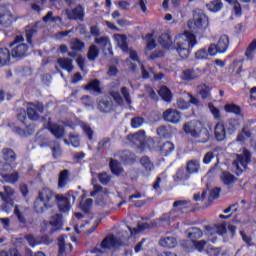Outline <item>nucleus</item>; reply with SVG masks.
<instances>
[{
  "instance_id": "obj_1",
  "label": "nucleus",
  "mask_w": 256,
  "mask_h": 256,
  "mask_svg": "<svg viewBox=\"0 0 256 256\" xmlns=\"http://www.w3.org/2000/svg\"><path fill=\"white\" fill-rule=\"evenodd\" d=\"M195 45H197V36L189 31L176 35L174 39V47L181 59H187Z\"/></svg>"
},
{
  "instance_id": "obj_2",
  "label": "nucleus",
  "mask_w": 256,
  "mask_h": 256,
  "mask_svg": "<svg viewBox=\"0 0 256 256\" xmlns=\"http://www.w3.org/2000/svg\"><path fill=\"white\" fill-rule=\"evenodd\" d=\"M57 193H55L50 188L44 187L38 192V196L34 201V211L36 213H44L47 209H51L55 205V198Z\"/></svg>"
},
{
  "instance_id": "obj_3",
  "label": "nucleus",
  "mask_w": 256,
  "mask_h": 256,
  "mask_svg": "<svg viewBox=\"0 0 256 256\" xmlns=\"http://www.w3.org/2000/svg\"><path fill=\"white\" fill-rule=\"evenodd\" d=\"M184 132L191 135L194 139H199V143L209 141V130L203 127V124L197 120H192L183 126Z\"/></svg>"
},
{
  "instance_id": "obj_4",
  "label": "nucleus",
  "mask_w": 256,
  "mask_h": 256,
  "mask_svg": "<svg viewBox=\"0 0 256 256\" xmlns=\"http://www.w3.org/2000/svg\"><path fill=\"white\" fill-rule=\"evenodd\" d=\"M25 38L21 35L15 36L14 41L10 43L11 55L14 59H23L29 55V45L24 43Z\"/></svg>"
},
{
  "instance_id": "obj_5",
  "label": "nucleus",
  "mask_w": 256,
  "mask_h": 256,
  "mask_svg": "<svg viewBox=\"0 0 256 256\" xmlns=\"http://www.w3.org/2000/svg\"><path fill=\"white\" fill-rule=\"evenodd\" d=\"M249 163H251V152L244 149L243 153L236 155V159L232 163V166L236 171V175H241V173L247 169V165H249Z\"/></svg>"
},
{
  "instance_id": "obj_6",
  "label": "nucleus",
  "mask_w": 256,
  "mask_h": 256,
  "mask_svg": "<svg viewBox=\"0 0 256 256\" xmlns=\"http://www.w3.org/2000/svg\"><path fill=\"white\" fill-rule=\"evenodd\" d=\"M193 21L194 29L203 31L209 27V17L202 9L196 8L193 10Z\"/></svg>"
},
{
  "instance_id": "obj_7",
  "label": "nucleus",
  "mask_w": 256,
  "mask_h": 256,
  "mask_svg": "<svg viewBox=\"0 0 256 256\" xmlns=\"http://www.w3.org/2000/svg\"><path fill=\"white\" fill-rule=\"evenodd\" d=\"M54 201L57 203L61 213H68V211L71 209V203H75V195L71 193H68L65 196L56 194Z\"/></svg>"
},
{
  "instance_id": "obj_8",
  "label": "nucleus",
  "mask_w": 256,
  "mask_h": 256,
  "mask_svg": "<svg viewBox=\"0 0 256 256\" xmlns=\"http://www.w3.org/2000/svg\"><path fill=\"white\" fill-rule=\"evenodd\" d=\"M121 245V242L117 240V237L115 236H107L101 243V245L96 246L91 253H96L97 255L103 253L101 249H111L113 247H119Z\"/></svg>"
},
{
  "instance_id": "obj_9",
  "label": "nucleus",
  "mask_w": 256,
  "mask_h": 256,
  "mask_svg": "<svg viewBox=\"0 0 256 256\" xmlns=\"http://www.w3.org/2000/svg\"><path fill=\"white\" fill-rule=\"evenodd\" d=\"M94 43L96 45H99L106 57L113 56V48L111 47V40H109V37H99L94 40Z\"/></svg>"
},
{
  "instance_id": "obj_10",
  "label": "nucleus",
  "mask_w": 256,
  "mask_h": 256,
  "mask_svg": "<svg viewBox=\"0 0 256 256\" xmlns=\"http://www.w3.org/2000/svg\"><path fill=\"white\" fill-rule=\"evenodd\" d=\"M13 21H15V17L11 11H9L5 6H0V25L2 27H10Z\"/></svg>"
},
{
  "instance_id": "obj_11",
  "label": "nucleus",
  "mask_w": 256,
  "mask_h": 256,
  "mask_svg": "<svg viewBox=\"0 0 256 256\" xmlns=\"http://www.w3.org/2000/svg\"><path fill=\"white\" fill-rule=\"evenodd\" d=\"M163 119L166 123H173L175 125L181 121V112L177 109L169 108L163 112Z\"/></svg>"
},
{
  "instance_id": "obj_12",
  "label": "nucleus",
  "mask_w": 256,
  "mask_h": 256,
  "mask_svg": "<svg viewBox=\"0 0 256 256\" xmlns=\"http://www.w3.org/2000/svg\"><path fill=\"white\" fill-rule=\"evenodd\" d=\"M44 110L45 108L42 104H30L26 112L28 115V119H30L31 121H38L39 115L43 113Z\"/></svg>"
},
{
  "instance_id": "obj_13",
  "label": "nucleus",
  "mask_w": 256,
  "mask_h": 256,
  "mask_svg": "<svg viewBox=\"0 0 256 256\" xmlns=\"http://www.w3.org/2000/svg\"><path fill=\"white\" fill-rule=\"evenodd\" d=\"M178 244L177 238L173 235L162 236L159 240L160 247H164V249H175Z\"/></svg>"
},
{
  "instance_id": "obj_14",
  "label": "nucleus",
  "mask_w": 256,
  "mask_h": 256,
  "mask_svg": "<svg viewBox=\"0 0 256 256\" xmlns=\"http://www.w3.org/2000/svg\"><path fill=\"white\" fill-rule=\"evenodd\" d=\"M214 137L216 141H225L227 139V130L225 125L221 122H218L214 127Z\"/></svg>"
},
{
  "instance_id": "obj_15",
  "label": "nucleus",
  "mask_w": 256,
  "mask_h": 256,
  "mask_svg": "<svg viewBox=\"0 0 256 256\" xmlns=\"http://www.w3.org/2000/svg\"><path fill=\"white\" fill-rule=\"evenodd\" d=\"M127 139L133 143V145H137L139 147L145 143V131L140 130L137 133L130 134L127 136Z\"/></svg>"
},
{
  "instance_id": "obj_16",
  "label": "nucleus",
  "mask_w": 256,
  "mask_h": 256,
  "mask_svg": "<svg viewBox=\"0 0 256 256\" xmlns=\"http://www.w3.org/2000/svg\"><path fill=\"white\" fill-rule=\"evenodd\" d=\"M158 149L160 151V155L162 157H169L173 151H175V144L171 141H166L158 146Z\"/></svg>"
},
{
  "instance_id": "obj_17",
  "label": "nucleus",
  "mask_w": 256,
  "mask_h": 256,
  "mask_svg": "<svg viewBox=\"0 0 256 256\" xmlns=\"http://www.w3.org/2000/svg\"><path fill=\"white\" fill-rule=\"evenodd\" d=\"M67 236H60L58 239L59 255L63 256L65 253H71L73 251V245L71 243L65 244Z\"/></svg>"
},
{
  "instance_id": "obj_18",
  "label": "nucleus",
  "mask_w": 256,
  "mask_h": 256,
  "mask_svg": "<svg viewBox=\"0 0 256 256\" xmlns=\"http://www.w3.org/2000/svg\"><path fill=\"white\" fill-rule=\"evenodd\" d=\"M158 43L164 49H171L173 47V38L169 32H166L159 36Z\"/></svg>"
},
{
  "instance_id": "obj_19",
  "label": "nucleus",
  "mask_w": 256,
  "mask_h": 256,
  "mask_svg": "<svg viewBox=\"0 0 256 256\" xmlns=\"http://www.w3.org/2000/svg\"><path fill=\"white\" fill-rule=\"evenodd\" d=\"M201 77V70L199 69H186L182 73L183 81H194V79H199Z\"/></svg>"
},
{
  "instance_id": "obj_20",
  "label": "nucleus",
  "mask_w": 256,
  "mask_h": 256,
  "mask_svg": "<svg viewBox=\"0 0 256 256\" xmlns=\"http://www.w3.org/2000/svg\"><path fill=\"white\" fill-rule=\"evenodd\" d=\"M68 19H72L74 21H83L85 17V12L82 6H77L72 11L67 12Z\"/></svg>"
},
{
  "instance_id": "obj_21",
  "label": "nucleus",
  "mask_w": 256,
  "mask_h": 256,
  "mask_svg": "<svg viewBox=\"0 0 256 256\" xmlns=\"http://www.w3.org/2000/svg\"><path fill=\"white\" fill-rule=\"evenodd\" d=\"M48 129L56 139H62L65 136V128L59 124H49Z\"/></svg>"
},
{
  "instance_id": "obj_22",
  "label": "nucleus",
  "mask_w": 256,
  "mask_h": 256,
  "mask_svg": "<svg viewBox=\"0 0 256 256\" xmlns=\"http://www.w3.org/2000/svg\"><path fill=\"white\" fill-rule=\"evenodd\" d=\"M15 193H17L15 191V189L11 186H3V191L0 192V197L2 199V201H9V200H13V198L15 197Z\"/></svg>"
},
{
  "instance_id": "obj_23",
  "label": "nucleus",
  "mask_w": 256,
  "mask_h": 256,
  "mask_svg": "<svg viewBox=\"0 0 256 256\" xmlns=\"http://www.w3.org/2000/svg\"><path fill=\"white\" fill-rule=\"evenodd\" d=\"M69 177H71V172L68 169H64L60 172L58 177V188L63 189L67 183H69Z\"/></svg>"
},
{
  "instance_id": "obj_24",
  "label": "nucleus",
  "mask_w": 256,
  "mask_h": 256,
  "mask_svg": "<svg viewBox=\"0 0 256 256\" xmlns=\"http://www.w3.org/2000/svg\"><path fill=\"white\" fill-rule=\"evenodd\" d=\"M97 109L101 113H111L113 111V102L111 100L102 99L98 102Z\"/></svg>"
},
{
  "instance_id": "obj_25",
  "label": "nucleus",
  "mask_w": 256,
  "mask_h": 256,
  "mask_svg": "<svg viewBox=\"0 0 256 256\" xmlns=\"http://www.w3.org/2000/svg\"><path fill=\"white\" fill-rule=\"evenodd\" d=\"M186 171L189 175L199 173V171H201V164L199 163V160H189L186 164Z\"/></svg>"
},
{
  "instance_id": "obj_26",
  "label": "nucleus",
  "mask_w": 256,
  "mask_h": 256,
  "mask_svg": "<svg viewBox=\"0 0 256 256\" xmlns=\"http://www.w3.org/2000/svg\"><path fill=\"white\" fill-rule=\"evenodd\" d=\"M156 133L159 137H163V139H171V137H173L171 126L162 125L157 128Z\"/></svg>"
},
{
  "instance_id": "obj_27",
  "label": "nucleus",
  "mask_w": 256,
  "mask_h": 256,
  "mask_svg": "<svg viewBox=\"0 0 256 256\" xmlns=\"http://www.w3.org/2000/svg\"><path fill=\"white\" fill-rule=\"evenodd\" d=\"M216 45L218 47L219 53H225V51L229 49V36L222 35Z\"/></svg>"
},
{
  "instance_id": "obj_28",
  "label": "nucleus",
  "mask_w": 256,
  "mask_h": 256,
  "mask_svg": "<svg viewBox=\"0 0 256 256\" xmlns=\"http://www.w3.org/2000/svg\"><path fill=\"white\" fill-rule=\"evenodd\" d=\"M58 65L62 68L68 71V73H71L73 71V60L69 58H59L57 60Z\"/></svg>"
},
{
  "instance_id": "obj_29",
  "label": "nucleus",
  "mask_w": 256,
  "mask_h": 256,
  "mask_svg": "<svg viewBox=\"0 0 256 256\" xmlns=\"http://www.w3.org/2000/svg\"><path fill=\"white\" fill-rule=\"evenodd\" d=\"M3 159L5 161H8V163H14L17 159V154H15V151L11 148H4L2 150Z\"/></svg>"
},
{
  "instance_id": "obj_30",
  "label": "nucleus",
  "mask_w": 256,
  "mask_h": 256,
  "mask_svg": "<svg viewBox=\"0 0 256 256\" xmlns=\"http://www.w3.org/2000/svg\"><path fill=\"white\" fill-rule=\"evenodd\" d=\"M163 223L169 225L171 223V214H164L160 218L152 221V227H163Z\"/></svg>"
},
{
  "instance_id": "obj_31",
  "label": "nucleus",
  "mask_w": 256,
  "mask_h": 256,
  "mask_svg": "<svg viewBox=\"0 0 256 256\" xmlns=\"http://www.w3.org/2000/svg\"><path fill=\"white\" fill-rule=\"evenodd\" d=\"M11 52L7 48H0V65H9Z\"/></svg>"
},
{
  "instance_id": "obj_32",
  "label": "nucleus",
  "mask_w": 256,
  "mask_h": 256,
  "mask_svg": "<svg viewBox=\"0 0 256 256\" xmlns=\"http://www.w3.org/2000/svg\"><path fill=\"white\" fill-rule=\"evenodd\" d=\"M207 9L212 13H219L223 9V2L221 0H212L206 5Z\"/></svg>"
},
{
  "instance_id": "obj_33",
  "label": "nucleus",
  "mask_w": 256,
  "mask_h": 256,
  "mask_svg": "<svg viewBox=\"0 0 256 256\" xmlns=\"http://www.w3.org/2000/svg\"><path fill=\"white\" fill-rule=\"evenodd\" d=\"M173 179L175 183H179L181 181H187V179H189V174L187 173V170H185V168H179L176 171V174L173 176Z\"/></svg>"
},
{
  "instance_id": "obj_34",
  "label": "nucleus",
  "mask_w": 256,
  "mask_h": 256,
  "mask_svg": "<svg viewBox=\"0 0 256 256\" xmlns=\"http://www.w3.org/2000/svg\"><path fill=\"white\" fill-rule=\"evenodd\" d=\"M50 149L52 151V157L54 159H59V157H61V155H63V150L61 149V144H59V142H57V141H53L50 144Z\"/></svg>"
},
{
  "instance_id": "obj_35",
  "label": "nucleus",
  "mask_w": 256,
  "mask_h": 256,
  "mask_svg": "<svg viewBox=\"0 0 256 256\" xmlns=\"http://www.w3.org/2000/svg\"><path fill=\"white\" fill-rule=\"evenodd\" d=\"M109 167L114 175H121L123 173V167H121V162L110 159Z\"/></svg>"
},
{
  "instance_id": "obj_36",
  "label": "nucleus",
  "mask_w": 256,
  "mask_h": 256,
  "mask_svg": "<svg viewBox=\"0 0 256 256\" xmlns=\"http://www.w3.org/2000/svg\"><path fill=\"white\" fill-rule=\"evenodd\" d=\"M221 179L224 183V185H227L229 187V185H233V183H235V181H237V178L235 177V175L231 174V172L228 171H224L221 175Z\"/></svg>"
},
{
  "instance_id": "obj_37",
  "label": "nucleus",
  "mask_w": 256,
  "mask_h": 256,
  "mask_svg": "<svg viewBox=\"0 0 256 256\" xmlns=\"http://www.w3.org/2000/svg\"><path fill=\"white\" fill-rule=\"evenodd\" d=\"M115 39L117 41L118 47L122 49V51H129V46L127 45V37L123 34L115 35Z\"/></svg>"
},
{
  "instance_id": "obj_38",
  "label": "nucleus",
  "mask_w": 256,
  "mask_h": 256,
  "mask_svg": "<svg viewBox=\"0 0 256 256\" xmlns=\"http://www.w3.org/2000/svg\"><path fill=\"white\" fill-rule=\"evenodd\" d=\"M140 163H141L142 167H144L147 175H149V173H151V171H153V169H155L153 162H151V160L147 156L142 157L140 159Z\"/></svg>"
},
{
  "instance_id": "obj_39",
  "label": "nucleus",
  "mask_w": 256,
  "mask_h": 256,
  "mask_svg": "<svg viewBox=\"0 0 256 256\" xmlns=\"http://www.w3.org/2000/svg\"><path fill=\"white\" fill-rule=\"evenodd\" d=\"M160 97L167 103H171V99H173V95L171 94V90L167 88V86H162L158 91Z\"/></svg>"
},
{
  "instance_id": "obj_40",
  "label": "nucleus",
  "mask_w": 256,
  "mask_h": 256,
  "mask_svg": "<svg viewBox=\"0 0 256 256\" xmlns=\"http://www.w3.org/2000/svg\"><path fill=\"white\" fill-rule=\"evenodd\" d=\"M188 239H191V241H197V239H201L203 237V232L199 228H191L188 230L187 234Z\"/></svg>"
},
{
  "instance_id": "obj_41",
  "label": "nucleus",
  "mask_w": 256,
  "mask_h": 256,
  "mask_svg": "<svg viewBox=\"0 0 256 256\" xmlns=\"http://www.w3.org/2000/svg\"><path fill=\"white\" fill-rule=\"evenodd\" d=\"M14 215L17 217L18 222L22 227H25L27 225V218H25V215L23 212H21V209H19V205L14 206Z\"/></svg>"
},
{
  "instance_id": "obj_42",
  "label": "nucleus",
  "mask_w": 256,
  "mask_h": 256,
  "mask_svg": "<svg viewBox=\"0 0 256 256\" xmlns=\"http://www.w3.org/2000/svg\"><path fill=\"white\" fill-rule=\"evenodd\" d=\"M198 89L201 99H203L204 101L207 99H211V88L209 86L204 84L199 86Z\"/></svg>"
},
{
  "instance_id": "obj_43",
  "label": "nucleus",
  "mask_w": 256,
  "mask_h": 256,
  "mask_svg": "<svg viewBox=\"0 0 256 256\" xmlns=\"http://www.w3.org/2000/svg\"><path fill=\"white\" fill-rule=\"evenodd\" d=\"M224 110L226 113H234V115H240L242 116L243 114L241 113V107H239L237 104H226L224 106Z\"/></svg>"
},
{
  "instance_id": "obj_44",
  "label": "nucleus",
  "mask_w": 256,
  "mask_h": 256,
  "mask_svg": "<svg viewBox=\"0 0 256 256\" xmlns=\"http://www.w3.org/2000/svg\"><path fill=\"white\" fill-rule=\"evenodd\" d=\"M2 179L5 183H17V181H19V173L13 172L9 174L7 172L6 174H3Z\"/></svg>"
},
{
  "instance_id": "obj_45",
  "label": "nucleus",
  "mask_w": 256,
  "mask_h": 256,
  "mask_svg": "<svg viewBox=\"0 0 256 256\" xmlns=\"http://www.w3.org/2000/svg\"><path fill=\"white\" fill-rule=\"evenodd\" d=\"M101 82L99 80H92L87 86H85V89L87 91H94V93H101Z\"/></svg>"
},
{
  "instance_id": "obj_46",
  "label": "nucleus",
  "mask_w": 256,
  "mask_h": 256,
  "mask_svg": "<svg viewBox=\"0 0 256 256\" xmlns=\"http://www.w3.org/2000/svg\"><path fill=\"white\" fill-rule=\"evenodd\" d=\"M64 143L66 145H72V147H79L81 145V141L79 140V136L77 134H70L69 140L65 139Z\"/></svg>"
},
{
  "instance_id": "obj_47",
  "label": "nucleus",
  "mask_w": 256,
  "mask_h": 256,
  "mask_svg": "<svg viewBox=\"0 0 256 256\" xmlns=\"http://www.w3.org/2000/svg\"><path fill=\"white\" fill-rule=\"evenodd\" d=\"M87 57L89 61H95V59L99 57V48L95 45H91L88 50Z\"/></svg>"
},
{
  "instance_id": "obj_48",
  "label": "nucleus",
  "mask_w": 256,
  "mask_h": 256,
  "mask_svg": "<svg viewBox=\"0 0 256 256\" xmlns=\"http://www.w3.org/2000/svg\"><path fill=\"white\" fill-rule=\"evenodd\" d=\"M37 35V29L27 27L26 28V41L29 43V47H33V37Z\"/></svg>"
},
{
  "instance_id": "obj_49",
  "label": "nucleus",
  "mask_w": 256,
  "mask_h": 256,
  "mask_svg": "<svg viewBox=\"0 0 256 256\" xmlns=\"http://www.w3.org/2000/svg\"><path fill=\"white\" fill-rule=\"evenodd\" d=\"M255 51H256V40H253L245 52V56L247 57L248 61H253V55Z\"/></svg>"
},
{
  "instance_id": "obj_50",
  "label": "nucleus",
  "mask_w": 256,
  "mask_h": 256,
  "mask_svg": "<svg viewBox=\"0 0 256 256\" xmlns=\"http://www.w3.org/2000/svg\"><path fill=\"white\" fill-rule=\"evenodd\" d=\"M72 51H83L85 49V42L75 39L71 42Z\"/></svg>"
},
{
  "instance_id": "obj_51",
  "label": "nucleus",
  "mask_w": 256,
  "mask_h": 256,
  "mask_svg": "<svg viewBox=\"0 0 256 256\" xmlns=\"http://www.w3.org/2000/svg\"><path fill=\"white\" fill-rule=\"evenodd\" d=\"M62 215L61 214H56L54 216L51 217L50 219V225L52 227H56V229H59V227H61L62 225Z\"/></svg>"
},
{
  "instance_id": "obj_52",
  "label": "nucleus",
  "mask_w": 256,
  "mask_h": 256,
  "mask_svg": "<svg viewBox=\"0 0 256 256\" xmlns=\"http://www.w3.org/2000/svg\"><path fill=\"white\" fill-rule=\"evenodd\" d=\"M173 207L178 211H183V209H187L189 207L188 200H177L173 203Z\"/></svg>"
},
{
  "instance_id": "obj_53",
  "label": "nucleus",
  "mask_w": 256,
  "mask_h": 256,
  "mask_svg": "<svg viewBox=\"0 0 256 256\" xmlns=\"http://www.w3.org/2000/svg\"><path fill=\"white\" fill-rule=\"evenodd\" d=\"M239 129V121L235 119L228 120L227 130L229 133H235Z\"/></svg>"
},
{
  "instance_id": "obj_54",
  "label": "nucleus",
  "mask_w": 256,
  "mask_h": 256,
  "mask_svg": "<svg viewBox=\"0 0 256 256\" xmlns=\"http://www.w3.org/2000/svg\"><path fill=\"white\" fill-rule=\"evenodd\" d=\"M98 180L102 185H109L111 182V175L107 174V172L99 173Z\"/></svg>"
},
{
  "instance_id": "obj_55",
  "label": "nucleus",
  "mask_w": 256,
  "mask_h": 256,
  "mask_svg": "<svg viewBox=\"0 0 256 256\" xmlns=\"http://www.w3.org/2000/svg\"><path fill=\"white\" fill-rule=\"evenodd\" d=\"M145 123V119L143 117H134L131 119V127L133 129H139Z\"/></svg>"
},
{
  "instance_id": "obj_56",
  "label": "nucleus",
  "mask_w": 256,
  "mask_h": 256,
  "mask_svg": "<svg viewBox=\"0 0 256 256\" xmlns=\"http://www.w3.org/2000/svg\"><path fill=\"white\" fill-rule=\"evenodd\" d=\"M249 137H251V132L243 128L241 133L238 134L236 141H238L239 143H243V141H245V139H249Z\"/></svg>"
},
{
  "instance_id": "obj_57",
  "label": "nucleus",
  "mask_w": 256,
  "mask_h": 256,
  "mask_svg": "<svg viewBox=\"0 0 256 256\" xmlns=\"http://www.w3.org/2000/svg\"><path fill=\"white\" fill-rule=\"evenodd\" d=\"M145 40L147 42L146 49L148 51H153V49H155V40L153 39V34H147L145 36Z\"/></svg>"
},
{
  "instance_id": "obj_58",
  "label": "nucleus",
  "mask_w": 256,
  "mask_h": 256,
  "mask_svg": "<svg viewBox=\"0 0 256 256\" xmlns=\"http://www.w3.org/2000/svg\"><path fill=\"white\" fill-rule=\"evenodd\" d=\"M110 95L115 103H117V105H123V96H121V93H119V91L112 90L110 91Z\"/></svg>"
},
{
  "instance_id": "obj_59",
  "label": "nucleus",
  "mask_w": 256,
  "mask_h": 256,
  "mask_svg": "<svg viewBox=\"0 0 256 256\" xmlns=\"http://www.w3.org/2000/svg\"><path fill=\"white\" fill-rule=\"evenodd\" d=\"M120 92L127 105H131V94L129 93V88L124 86L120 89Z\"/></svg>"
},
{
  "instance_id": "obj_60",
  "label": "nucleus",
  "mask_w": 256,
  "mask_h": 256,
  "mask_svg": "<svg viewBox=\"0 0 256 256\" xmlns=\"http://www.w3.org/2000/svg\"><path fill=\"white\" fill-rule=\"evenodd\" d=\"M2 211H5V213H11L13 210V200H2Z\"/></svg>"
},
{
  "instance_id": "obj_61",
  "label": "nucleus",
  "mask_w": 256,
  "mask_h": 256,
  "mask_svg": "<svg viewBox=\"0 0 256 256\" xmlns=\"http://www.w3.org/2000/svg\"><path fill=\"white\" fill-rule=\"evenodd\" d=\"M81 210L84 212V213H89L92 205H93V199L89 198V199H86L84 203H81Z\"/></svg>"
},
{
  "instance_id": "obj_62",
  "label": "nucleus",
  "mask_w": 256,
  "mask_h": 256,
  "mask_svg": "<svg viewBox=\"0 0 256 256\" xmlns=\"http://www.w3.org/2000/svg\"><path fill=\"white\" fill-rule=\"evenodd\" d=\"M214 231L218 235H225V233H227V224L226 223H222V224L215 225L214 226Z\"/></svg>"
},
{
  "instance_id": "obj_63",
  "label": "nucleus",
  "mask_w": 256,
  "mask_h": 256,
  "mask_svg": "<svg viewBox=\"0 0 256 256\" xmlns=\"http://www.w3.org/2000/svg\"><path fill=\"white\" fill-rule=\"evenodd\" d=\"M83 132L88 137L89 141H93V129H91V126L87 124L82 125Z\"/></svg>"
},
{
  "instance_id": "obj_64",
  "label": "nucleus",
  "mask_w": 256,
  "mask_h": 256,
  "mask_svg": "<svg viewBox=\"0 0 256 256\" xmlns=\"http://www.w3.org/2000/svg\"><path fill=\"white\" fill-rule=\"evenodd\" d=\"M195 57L196 59H207L209 53L207 52V49L202 48L195 53Z\"/></svg>"
}]
</instances>
